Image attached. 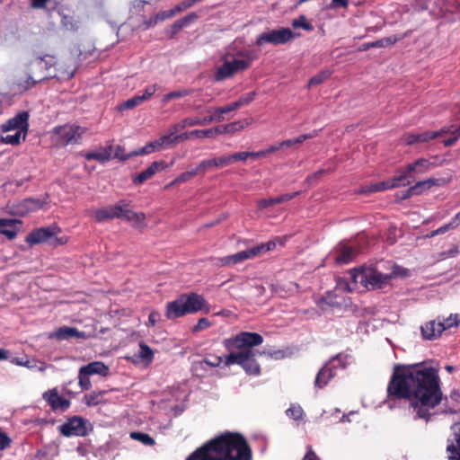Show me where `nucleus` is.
I'll return each mask as SVG.
<instances>
[{"mask_svg": "<svg viewBox=\"0 0 460 460\" xmlns=\"http://www.w3.org/2000/svg\"><path fill=\"white\" fill-rule=\"evenodd\" d=\"M407 399L415 413L414 419L426 422L434 415L432 411L442 402L443 393L438 372L432 367L410 366L395 369L387 386L389 409L393 399Z\"/></svg>", "mask_w": 460, "mask_h": 460, "instance_id": "obj_1", "label": "nucleus"}, {"mask_svg": "<svg viewBox=\"0 0 460 460\" xmlns=\"http://www.w3.org/2000/svg\"><path fill=\"white\" fill-rule=\"evenodd\" d=\"M187 460H252V451L242 435L226 432L195 450Z\"/></svg>", "mask_w": 460, "mask_h": 460, "instance_id": "obj_2", "label": "nucleus"}, {"mask_svg": "<svg viewBox=\"0 0 460 460\" xmlns=\"http://www.w3.org/2000/svg\"><path fill=\"white\" fill-rule=\"evenodd\" d=\"M263 342V338L257 332H242L234 337L226 339L224 345L227 349H239L226 356L225 366L237 364L247 375L258 376L261 373L260 365L256 362V351L253 347Z\"/></svg>", "mask_w": 460, "mask_h": 460, "instance_id": "obj_3", "label": "nucleus"}, {"mask_svg": "<svg viewBox=\"0 0 460 460\" xmlns=\"http://www.w3.org/2000/svg\"><path fill=\"white\" fill-rule=\"evenodd\" d=\"M406 276H408L407 270L396 264L391 265L388 272H383L381 265L354 269L349 271L352 284H346V289L351 292L358 287V284L368 290L384 288L391 283L393 279Z\"/></svg>", "mask_w": 460, "mask_h": 460, "instance_id": "obj_4", "label": "nucleus"}, {"mask_svg": "<svg viewBox=\"0 0 460 460\" xmlns=\"http://www.w3.org/2000/svg\"><path fill=\"white\" fill-rule=\"evenodd\" d=\"M200 310L208 313L210 308L207 305L202 296L191 292L190 294H182L177 299L167 303L165 316L169 320H173Z\"/></svg>", "mask_w": 460, "mask_h": 460, "instance_id": "obj_5", "label": "nucleus"}, {"mask_svg": "<svg viewBox=\"0 0 460 460\" xmlns=\"http://www.w3.org/2000/svg\"><path fill=\"white\" fill-rule=\"evenodd\" d=\"M252 57L249 52H238L235 56L226 54L223 58V64L217 68L216 81H224L232 77L234 74L250 67Z\"/></svg>", "mask_w": 460, "mask_h": 460, "instance_id": "obj_6", "label": "nucleus"}, {"mask_svg": "<svg viewBox=\"0 0 460 460\" xmlns=\"http://www.w3.org/2000/svg\"><path fill=\"white\" fill-rule=\"evenodd\" d=\"M277 243L281 245L283 244L279 238L270 240L265 243H261L252 248L238 252L233 255L218 258L217 264L220 266L234 265L243 261L253 259L261 253L273 250Z\"/></svg>", "mask_w": 460, "mask_h": 460, "instance_id": "obj_7", "label": "nucleus"}, {"mask_svg": "<svg viewBox=\"0 0 460 460\" xmlns=\"http://www.w3.org/2000/svg\"><path fill=\"white\" fill-rule=\"evenodd\" d=\"M86 128L75 125L66 124L56 127L53 130V138L55 143L60 146L79 144Z\"/></svg>", "mask_w": 460, "mask_h": 460, "instance_id": "obj_8", "label": "nucleus"}, {"mask_svg": "<svg viewBox=\"0 0 460 460\" xmlns=\"http://www.w3.org/2000/svg\"><path fill=\"white\" fill-rule=\"evenodd\" d=\"M295 37L296 35L289 28L281 27L275 30H267L256 37L255 45L259 48L267 44L283 45Z\"/></svg>", "mask_w": 460, "mask_h": 460, "instance_id": "obj_9", "label": "nucleus"}, {"mask_svg": "<svg viewBox=\"0 0 460 460\" xmlns=\"http://www.w3.org/2000/svg\"><path fill=\"white\" fill-rule=\"evenodd\" d=\"M358 254L354 245L341 242L327 256L328 261H333L336 264H348Z\"/></svg>", "mask_w": 460, "mask_h": 460, "instance_id": "obj_10", "label": "nucleus"}, {"mask_svg": "<svg viewBox=\"0 0 460 460\" xmlns=\"http://www.w3.org/2000/svg\"><path fill=\"white\" fill-rule=\"evenodd\" d=\"M88 420L84 418L74 416L59 426V431L65 437H84L88 433Z\"/></svg>", "mask_w": 460, "mask_h": 460, "instance_id": "obj_11", "label": "nucleus"}, {"mask_svg": "<svg viewBox=\"0 0 460 460\" xmlns=\"http://www.w3.org/2000/svg\"><path fill=\"white\" fill-rule=\"evenodd\" d=\"M29 114L26 111L18 113L6 123L0 126V133H7L11 130L22 132V139H25L29 128Z\"/></svg>", "mask_w": 460, "mask_h": 460, "instance_id": "obj_12", "label": "nucleus"}, {"mask_svg": "<svg viewBox=\"0 0 460 460\" xmlns=\"http://www.w3.org/2000/svg\"><path fill=\"white\" fill-rule=\"evenodd\" d=\"M398 176H395L390 180L383 181L368 186L364 187L362 192H377L385 190L394 189L401 186L409 185L410 181H407L406 172H399Z\"/></svg>", "mask_w": 460, "mask_h": 460, "instance_id": "obj_13", "label": "nucleus"}, {"mask_svg": "<svg viewBox=\"0 0 460 460\" xmlns=\"http://www.w3.org/2000/svg\"><path fill=\"white\" fill-rule=\"evenodd\" d=\"M60 232V229L55 226L39 228L28 234L26 237V242L31 245L49 243V241L52 239L56 234H59Z\"/></svg>", "mask_w": 460, "mask_h": 460, "instance_id": "obj_14", "label": "nucleus"}, {"mask_svg": "<svg viewBox=\"0 0 460 460\" xmlns=\"http://www.w3.org/2000/svg\"><path fill=\"white\" fill-rule=\"evenodd\" d=\"M53 63L51 61L46 60L45 58L38 57L35 59L31 60L30 63L31 70L33 72L35 69L40 71V75H37V78H33L31 75L28 76L27 82L31 81V84H34L37 82H40L49 76H52L49 74L45 73L44 71H48Z\"/></svg>", "mask_w": 460, "mask_h": 460, "instance_id": "obj_15", "label": "nucleus"}, {"mask_svg": "<svg viewBox=\"0 0 460 460\" xmlns=\"http://www.w3.org/2000/svg\"><path fill=\"white\" fill-rule=\"evenodd\" d=\"M444 331L445 327L440 323L439 317L436 320L429 321L420 326L421 336L427 341L438 339Z\"/></svg>", "mask_w": 460, "mask_h": 460, "instance_id": "obj_16", "label": "nucleus"}, {"mask_svg": "<svg viewBox=\"0 0 460 460\" xmlns=\"http://www.w3.org/2000/svg\"><path fill=\"white\" fill-rule=\"evenodd\" d=\"M169 165L163 160L153 162L146 170L133 178V182L137 185L144 183L152 178L156 172L168 168Z\"/></svg>", "mask_w": 460, "mask_h": 460, "instance_id": "obj_17", "label": "nucleus"}, {"mask_svg": "<svg viewBox=\"0 0 460 460\" xmlns=\"http://www.w3.org/2000/svg\"><path fill=\"white\" fill-rule=\"evenodd\" d=\"M433 166L434 164L429 159L420 158L411 164H408L405 170L400 169L399 172H406L408 179L411 173L423 174Z\"/></svg>", "mask_w": 460, "mask_h": 460, "instance_id": "obj_18", "label": "nucleus"}, {"mask_svg": "<svg viewBox=\"0 0 460 460\" xmlns=\"http://www.w3.org/2000/svg\"><path fill=\"white\" fill-rule=\"evenodd\" d=\"M21 221L17 219L0 218V234L13 240L20 231Z\"/></svg>", "mask_w": 460, "mask_h": 460, "instance_id": "obj_19", "label": "nucleus"}, {"mask_svg": "<svg viewBox=\"0 0 460 460\" xmlns=\"http://www.w3.org/2000/svg\"><path fill=\"white\" fill-rule=\"evenodd\" d=\"M447 460H460V427L447 439Z\"/></svg>", "mask_w": 460, "mask_h": 460, "instance_id": "obj_20", "label": "nucleus"}, {"mask_svg": "<svg viewBox=\"0 0 460 460\" xmlns=\"http://www.w3.org/2000/svg\"><path fill=\"white\" fill-rule=\"evenodd\" d=\"M113 146L111 145L100 147L96 151L88 152L84 155V157L90 160H96L99 163L104 164L112 158Z\"/></svg>", "mask_w": 460, "mask_h": 460, "instance_id": "obj_21", "label": "nucleus"}, {"mask_svg": "<svg viewBox=\"0 0 460 460\" xmlns=\"http://www.w3.org/2000/svg\"><path fill=\"white\" fill-rule=\"evenodd\" d=\"M43 398L49 402V404L54 410H66L70 405L69 401L60 396L56 390H50L49 392L44 393Z\"/></svg>", "mask_w": 460, "mask_h": 460, "instance_id": "obj_22", "label": "nucleus"}, {"mask_svg": "<svg viewBox=\"0 0 460 460\" xmlns=\"http://www.w3.org/2000/svg\"><path fill=\"white\" fill-rule=\"evenodd\" d=\"M134 363L149 365L154 359L153 349L144 342L139 343V349L131 357Z\"/></svg>", "mask_w": 460, "mask_h": 460, "instance_id": "obj_23", "label": "nucleus"}, {"mask_svg": "<svg viewBox=\"0 0 460 460\" xmlns=\"http://www.w3.org/2000/svg\"><path fill=\"white\" fill-rule=\"evenodd\" d=\"M89 376L98 375L105 377L109 375L110 369L102 361H93L82 367Z\"/></svg>", "mask_w": 460, "mask_h": 460, "instance_id": "obj_24", "label": "nucleus"}, {"mask_svg": "<svg viewBox=\"0 0 460 460\" xmlns=\"http://www.w3.org/2000/svg\"><path fill=\"white\" fill-rule=\"evenodd\" d=\"M335 376L336 373L329 371V368L324 365L316 375L314 386L319 389L323 388Z\"/></svg>", "mask_w": 460, "mask_h": 460, "instance_id": "obj_25", "label": "nucleus"}, {"mask_svg": "<svg viewBox=\"0 0 460 460\" xmlns=\"http://www.w3.org/2000/svg\"><path fill=\"white\" fill-rule=\"evenodd\" d=\"M56 337L59 340H67L70 338L85 339L86 334L84 332H79L75 327H61L56 332Z\"/></svg>", "mask_w": 460, "mask_h": 460, "instance_id": "obj_26", "label": "nucleus"}, {"mask_svg": "<svg viewBox=\"0 0 460 460\" xmlns=\"http://www.w3.org/2000/svg\"><path fill=\"white\" fill-rule=\"evenodd\" d=\"M207 111L211 112L212 114L208 117L201 119L203 125H208L212 122H221L225 119L224 114L228 113V111H226V106L208 108Z\"/></svg>", "mask_w": 460, "mask_h": 460, "instance_id": "obj_27", "label": "nucleus"}, {"mask_svg": "<svg viewBox=\"0 0 460 460\" xmlns=\"http://www.w3.org/2000/svg\"><path fill=\"white\" fill-rule=\"evenodd\" d=\"M325 366L329 368V371L337 374L339 370H343L348 366V357L346 355L338 354L331 358Z\"/></svg>", "mask_w": 460, "mask_h": 460, "instance_id": "obj_28", "label": "nucleus"}, {"mask_svg": "<svg viewBox=\"0 0 460 460\" xmlns=\"http://www.w3.org/2000/svg\"><path fill=\"white\" fill-rule=\"evenodd\" d=\"M176 132L171 127L168 133L161 136L159 138L155 140L156 146H158L159 150L167 149L169 147L176 145L175 140Z\"/></svg>", "mask_w": 460, "mask_h": 460, "instance_id": "obj_29", "label": "nucleus"}, {"mask_svg": "<svg viewBox=\"0 0 460 460\" xmlns=\"http://www.w3.org/2000/svg\"><path fill=\"white\" fill-rule=\"evenodd\" d=\"M227 165H229L228 161H227V156L224 155V156H221L218 158L202 160L199 163V169H202L203 172H205L207 170H208L212 167L219 168V167H224V166H227Z\"/></svg>", "mask_w": 460, "mask_h": 460, "instance_id": "obj_30", "label": "nucleus"}, {"mask_svg": "<svg viewBox=\"0 0 460 460\" xmlns=\"http://www.w3.org/2000/svg\"><path fill=\"white\" fill-rule=\"evenodd\" d=\"M76 70V66L75 64L72 65H62L59 64L57 68V73L52 76L57 77L58 80H69L71 79Z\"/></svg>", "mask_w": 460, "mask_h": 460, "instance_id": "obj_31", "label": "nucleus"}, {"mask_svg": "<svg viewBox=\"0 0 460 460\" xmlns=\"http://www.w3.org/2000/svg\"><path fill=\"white\" fill-rule=\"evenodd\" d=\"M255 96H256L255 92H250V93L241 96L237 101L226 105V111H228V112H230V111H235L244 105H247L254 100Z\"/></svg>", "mask_w": 460, "mask_h": 460, "instance_id": "obj_32", "label": "nucleus"}, {"mask_svg": "<svg viewBox=\"0 0 460 460\" xmlns=\"http://www.w3.org/2000/svg\"><path fill=\"white\" fill-rule=\"evenodd\" d=\"M106 391H93L89 394H84L83 397V402L89 407L96 406L103 402V396Z\"/></svg>", "mask_w": 460, "mask_h": 460, "instance_id": "obj_33", "label": "nucleus"}, {"mask_svg": "<svg viewBox=\"0 0 460 460\" xmlns=\"http://www.w3.org/2000/svg\"><path fill=\"white\" fill-rule=\"evenodd\" d=\"M197 125H203L202 119L198 117H192L181 119L180 122L172 125V128L177 133L178 131L182 130L187 127H193Z\"/></svg>", "mask_w": 460, "mask_h": 460, "instance_id": "obj_34", "label": "nucleus"}, {"mask_svg": "<svg viewBox=\"0 0 460 460\" xmlns=\"http://www.w3.org/2000/svg\"><path fill=\"white\" fill-rule=\"evenodd\" d=\"M114 218L126 219L127 212L129 209V204L126 200H120L115 205H111Z\"/></svg>", "mask_w": 460, "mask_h": 460, "instance_id": "obj_35", "label": "nucleus"}, {"mask_svg": "<svg viewBox=\"0 0 460 460\" xmlns=\"http://www.w3.org/2000/svg\"><path fill=\"white\" fill-rule=\"evenodd\" d=\"M93 217L97 222H103L106 220L114 219V214H112L111 205L96 209L93 213Z\"/></svg>", "mask_w": 460, "mask_h": 460, "instance_id": "obj_36", "label": "nucleus"}, {"mask_svg": "<svg viewBox=\"0 0 460 460\" xmlns=\"http://www.w3.org/2000/svg\"><path fill=\"white\" fill-rule=\"evenodd\" d=\"M146 216L144 213L134 212L130 208L127 212L126 219L128 222H132L135 226L141 227L145 226Z\"/></svg>", "mask_w": 460, "mask_h": 460, "instance_id": "obj_37", "label": "nucleus"}, {"mask_svg": "<svg viewBox=\"0 0 460 460\" xmlns=\"http://www.w3.org/2000/svg\"><path fill=\"white\" fill-rule=\"evenodd\" d=\"M191 93H192V90H190V89H186V88L179 89V90H176V91H173V92L164 94L162 98V102L164 104H166L172 99L182 98V97H185V96L190 94Z\"/></svg>", "mask_w": 460, "mask_h": 460, "instance_id": "obj_38", "label": "nucleus"}, {"mask_svg": "<svg viewBox=\"0 0 460 460\" xmlns=\"http://www.w3.org/2000/svg\"><path fill=\"white\" fill-rule=\"evenodd\" d=\"M459 223L460 218L458 214L454 218H452V220L448 224H446L431 232L430 236L433 237L435 235L443 234L447 233L448 230L456 228L459 225Z\"/></svg>", "mask_w": 460, "mask_h": 460, "instance_id": "obj_39", "label": "nucleus"}, {"mask_svg": "<svg viewBox=\"0 0 460 460\" xmlns=\"http://www.w3.org/2000/svg\"><path fill=\"white\" fill-rule=\"evenodd\" d=\"M249 125V121L247 119L237 120L228 124L224 125V131L226 134L234 133L236 131L242 130Z\"/></svg>", "mask_w": 460, "mask_h": 460, "instance_id": "obj_40", "label": "nucleus"}, {"mask_svg": "<svg viewBox=\"0 0 460 460\" xmlns=\"http://www.w3.org/2000/svg\"><path fill=\"white\" fill-rule=\"evenodd\" d=\"M90 376L82 367L78 370V385L82 390H89L92 387Z\"/></svg>", "mask_w": 460, "mask_h": 460, "instance_id": "obj_41", "label": "nucleus"}, {"mask_svg": "<svg viewBox=\"0 0 460 460\" xmlns=\"http://www.w3.org/2000/svg\"><path fill=\"white\" fill-rule=\"evenodd\" d=\"M129 437L134 440L139 441L145 446H153L155 443L152 437L143 432L133 431L130 432Z\"/></svg>", "mask_w": 460, "mask_h": 460, "instance_id": "obj_42", "label": "nucleus"}, {"mask_svg": "<svg viewBox=\"0 0 460 460\" xmlns=\"http://www.w3.org/2000/svg\"><path fill=\"white\" fill-rule=\"evenodd\" d=\"M440 323L445 327V331L460 325V314H451L448 317L440 319Z\"/></svg>", "mask_w": 460, "mask_h": 460, "instance_id": "obj_43", "label": "nucleus"}, {"mask_svg": "<svg viewBox=\"0 0 460 460\" xmlns=\"http://www.w3.org/2000/svg\"><path fill=\"white\" fill-rule=\"evenodd\" d=\"M1 134V141L4 144L8 145H18L21 142V138L22 137V132H17L13 134L7 133H0Z\"/></svg>", "mask_w": 460, "mask_h": 460, "instance_id": "obj_44", "label": "nucleus"}, {"mask_svg": "<svg viewBox=\"0 0 460 460\" xmlns=\"http://www.w3.org/2000/svg\"><path fill=\"white\" fill-rule=\"evenodd\" d=\"M286 414L288 417L295 420H299L304 417V411L300 405L291 404L290 407L287 409Z\"/></svg>", "mask_w": 460, "mask_h": 460, "instance_id": "obj_45", "label": "nucleus"}, {"mask_svg": "<svg viewBox=\"0 0 460 460\" xmlns=\"http://www.w3.org/2000/svg\"><path fill=\"white\" fill-rule=\"evenodd\" d=\"M199 173H203L202 169H199V164L197 167L180 174L176 177V181H181V183L186 182Z\"/></svg>", "mask_w": 460, "mask_h": 460, "instance_id": "obj_46", "label": "nucleus"}, {"mask_svg": "<svg viewBox=\"0 0 460 460\" xmlns=\"http://www.w3.org/2000/svg\"><path fill=\"white\" fill-rule=\"evenodd\" d=\"M157 150H159V149H158V146H156L155 140V141L147 143L146 146H144L140 149L133 151L132 155H134V156L135 155H144L151 154Z\"/></svg>", "mask_w": 460, "mask_h": 460, "instance_id": "obj_47", "label": "nucleus"}, {"mask_svg": "<svg viewBox=\"0 0 460 460\" xmlns=\"http://www.w3.org/2000/svg\"><path fill=\"white\" fill-rule=\"evenodd\" d=\"M446 132H447L446 129H441L438 131H425V132L420 133V143L428 142L431 139H434L438 137L442 136Z\"/></svg>", "mask_w": 460, "mask_h": 460, "instance_id": "obj_48", "label": "nucleus"}, {"mask_svg": "<svg viewBox=\"0 0 460 460\" xmlns=\"http://www.w3.org/2000/svg\"><path fill=\"white\" fill-rule=\"evenodd\" d=\"M226 357H212L207 358L199 362V365L203 367L204 365L216 367L221 364L225 365Z\"/></svg>", "mask_w": 460, "mask_h": 460, "instance_id": "obj_49", "label": "nucleus"}, {"mask_svg": "<svg viewBox=\"0 0 460 460\" xmlns=\"http://www.w3.org/2000/svg\"><path fill=\"white\" fill-rule=\"evenodd\" d=\"M144 102L140 95H136L120 104L119 110H129Z\"/></svg>", "mask_w": 460, "mask_h": 460, "instance_id": "obj_50", "label": "nucleus"}, {"mask_svg": "<svg viewBox=\"0 0 460 460\" xmlns=\"http://www.w3.org/2000/svg\"><path fill=\"white\" fill-rule=\"evenodd\" d=\"M198 19V15L196 13H190L188 15L177 20V22L181 25V27L186 28L192 22H194Z\"/></svg>", "mask_w": 460, "mask_h": 460, "instance_id": "obj_51", "label": "nucleus"}, {"mask_svg": "<svg viewBox=\"0 0 460 460\" xmlns=\"http://www.w3.org/2000/svg\"><path fill=\"white\" fill-rule=\"evenodd\" d=\"M292 26L295 28H303L305 31H311L313 29L312 25L307 22L306 18L302 15L298 19H296L292 22Z\"/></svg>", "mask_w": 460, "mask_h": 460, "instance_id": "obj_52", "label": "nucleus"}, {"mask_svg": "<svg viewBox=\"0 0 460 460\" xmlns=\"http://www.w3.org/2000/svg\"><path fill=\"white\" fill-rule=\"evenodd\" d=\"M113 150H114L113 157L118 158L122 161H126V160L129 159L130 157L134 156V155H132V153L126 155L124 147L119 145L116 146L113 148Z\"/></svg>", "mask_w": 460, "mask_h": 460, "instance_id": "obj_53", "label": "nucleus"}, {"mask_svg": "<svg viewBox=\"0 0 460 460\" xmlns=\"http://www.w3.org/2000/svg\"><path fill=\"white\" fill-rule=\"evenodd\" d=\"M228 164H233L234 162L237 161H245L246 159L250 158L249 152H238L234 153L233 155H226Z\"/></svg>", "mask_w": 460, "mask_h": 460, "instance_id": "obj_54", "label": "nucleus"}, {"mask_svg": "<svg viewBox=\"0 0 460 460\" xmlns=\"http://www.w3.org/2000/svg\"><path fill=\"white\" fill-rule=\"evenodd\" d=\"M329 76L328 72H322L314 76H313L308 83V86H314L322 84L324 80H326Z\"/></svg>", "mask_w": 460, "mask_h": 460, "instance_id": "obj_55", "label": "nucleus"}, {"mask_svg": "<svg viewBox=\"0 0 460 460\" xmlns=\"http://www.w3.org/2000/svg\"><path fill=\"white\" fill-rule=\"evenodd\" d=\"M158 88L157 84H150L146 86L144 90V93L140 95L143 102L150 99L156 92Z\"/></svg>", "mask_w": 460, "mask_h": 460, "instance_id": "obj_56", "label": "nucleus"}, {"mask_svg": "<svg viewBox=\"0 0 460 460\" xmlns=\"http://www.w3.org/2000/svg\"><path fill=\"white\" fill-rule=\"evenodd\" d=\"M318 135V130H313L308 134H302L296 138H293L294 145L302 144L304 141L315 137Z\"/></svg>", "mask_w": 460, "mask_h": 460, "instance_id": "obj_57", "label": "nucleus"}, {"mask_svg": "<svg viewBox=\"0 0 460 460\" xmlns=\"http://www.w3.org/2000/svg\"><path fill=\"white\" fill-rule=\"evenodd\" d=\"M62 24L66 29L70 31H75L78 28L77 23L73 20V18L66 15L62 17Z\"/></svg>", "mask_w": 460, "mask_h": 460, "instance_id": "obj_58", "label": "nucleus"}, {"mask_svg": "<svg viewBox=\"0 0 460 460\" xmlns=\"http://www.w3.org/2000/svg\"><path fill=\"white\" fill-rule=\"evenodd\" d=\"M11 443L12 439L10 437L0 429V450H4L9 447Z\"/></svg>", "mask_w": 460, "mask_h": 460, "instance_id": "obj_59", "label": "nucleus"}, {"mask_svg": "<svg viewBox=\"0 0 460 460\" xmlns=\"http://www.w3.org/2000/svg\"><path fill=\"white\" fill-rule=\"evenodd\" d=\"M297 195H298V192L282 194L277 198H273V199H274L273 202L275 205L284 203V202H287V201L292 199L293 198L296 197Z\"/></svg>", "mask_w": 460, "mask_h": 460, "instance_id": "obj_60", "label": "nucleus"}, {"mask_svg": "<svg viewBox=\"0 0 460 460\" xmlns=\"http://www.w3.org/2000/svg\"><path fill=\"white\" fill-rule=\"evenodd\" d=\"M210 326V322L207 318H200L197 324L193 327V332H197L207 329Z\"/></svg>", "mask_w": 460, "mask_h": 460, "instance_id": "obj_61", "label": "nucleus"}, {"mask_svg": "<svg viewBox=\"0 0 460 460\" xmlns=\"http://www.w3.org/2000/svg\"><path fill=\"white\" fill-rule=\"evenodd\" d=\"M404 142L407 145H413L415 143H420V133L406 134L404 136Z\"/></svg>", "mask_w": 460, "mask_h": 460, "instance_id": "obj_62", "label": "nucleus"}, {"mask_svg": "<svg viewBox=\"0 0 460 460\" xmlns=\"http://www.w3.org/2000/svg\"><path fill=\"white\" fill-rule=\"evenodd\" d=\"M58 234H56L52 239L49 241V243L53 246H58L66 243L67 237L66 236H58Z\"/></svg>", "mask_w": 460, "mask_h": 460, "instance_id": "obj_63", "label": "nucleus"}, {"mask_svg": "<svg viewBox=\"0 0 460 460\" xmlns=\"http://www.w3.org/2000/svg\"><path fill=\"white\" fill-rule=\"evenodd\" d=\"M159 318H160V314L156 311H152L149 314L146 325L147 326H155V323H157V321L159 320Z\"/></svg>", "mask_w": 460, "mask_h": 460, "instance_id": "obj_64", "label": "nucleus"}]
</instances>
